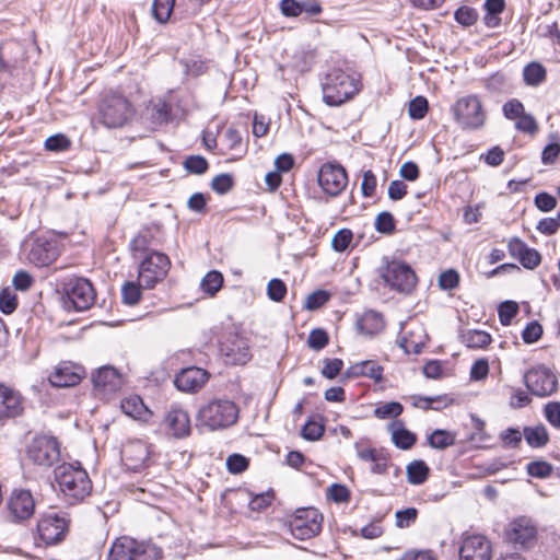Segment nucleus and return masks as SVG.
I'll use <instances>...</instances> for the list:
<instances>
[{
    "label": "nucleus",
    "mask_w": 560,
    "mask_h": 560,
    "mask_svg": "<svg viewBox=\"0 0 560 560\" xmlns=\"http://www.w3.org/2000/svg\"><path fill=\"white\" fill-rule=\"evenodd\" d=\"M160 558L161 550L159 548L127 536L117 538L107 556L108 560H159Z\"/></svg>",
    "instance_id": "39448f33"
},
{
    "label": "nucleus",
    "mask_w": 560,
    "mask_h": 560,
    "mask_svg": "<svg viewBox=\"0 0 560 560\" xmlns=\"http://www.w3.org/2000/svg\"><path fill=\"white\" fill-rule=\"evenodd\" d=\"M220 352L233 365L246 364L252 358L247 339L236 334H229L220 342Z\"/></svg>",
    "instance_id": "2eb2a0df"
},
{
    "label": "nucleus",
    "mask_w": 560,
    "mask_h": 560,
    "mask_svg": "<svg viewBox=\"0 0 560 560\" xmlns=\"http://www.w3.org/2000/svg\"><path fill=\"white\" fill-rule=\"evenodd\" d=\"M82 369L70 363H60L49 375L54 387H71L80 383Z\"/></svg>",
    "instance_id": "b1692460"
},
{
    "label": "nucleus",
    "mask_w": 560,
    "mask_h": 560,
    "mask_svg": "<svg viewBox=\"0 0 560 560\" xmlns=\"http://www.w3.org/2000/svg\"><path fill=\"white\" fill-rule=\"evenodd\" d=\"M456 435L446 430L436 429L428 438V443L432 448L444 450L455 444Z\"/></svg>",
    "instance_id": "473e14b6"
},
{
    "label": "nucleus",
    "mask_w": 560,
    "mask_h": 560,
    "mask_svg": "<svg viewBox=\"0 0 560 560\" xmlns=\"http://www.w3.org/2000/svg\"><path fill=\"white\" fill-rule=\"evenodd\" d=\"M242 149V136L238 130L230 127L221 137V153L229 151H240Z\"/></svg>",
    "instance_id": "f704fd0d"
},
{
    "label": "nucleus",
    "mask_w": 560,
    "mask_h": 560,
    "mask_svg": "<svg viewBox=\"0 0 560 560\" xmlns=\"http://www.w3.org/2000/svg\"><path fill=\"white\" fill-rule=\"evenodd\" d=\"M328 340L327 332L324 329L316 328L310 332L307 345L314 350H320L327 346Z\"/></svg>",
    "instance_id": "680f3d73"
},
{
    "label": "nucleus",
    "mask_w": 560,
    "mask_h": 560,
    "mask_svg": "<svg viewBox=\"0 0 560 560\" xmlns=\"http://www.w3.org/2000/svg\"><path fill=\"white\" fill-rule=\"evenodd\" d=\"M70 144H71L70 140L65 135H61V133L50 136L45 141V148L48 151H54V152L65 151V150L69 149Z\"/></svg>",
    "instance_id": "bf43d9fd"
},
{
    "label": "nucleus",
    "mask_w": 560,
    "mask_h": 560,
    "mask_svg": "<svg viewBox=\"0 0 560 560\" xmlns=\"http://www.w3.org/2000/svg\"><path fill=\"white\" fill-rule=\"evenodd\" d=\"M209 380V373L197 366L183 369L175 377L174 384L180 392L195 393L203 387Z\"/></svg>",
    "instance_id": "4be33fe9"
},
{
    "label": "nucleus",
    "mask_w": 560,
    "mask_h": 560,
    "mask_svg": "<svg viewBox=\"0 0 560 560\" xmlns=\"http://www.w3.org/2000/svg\"><path fill=\"white\" fill-rule=\"evenodd\" d=\"M58 256L59 248L56 241L37 237L31 244L27 259L37 267H45L54 262Z\"/></svg>",
    "instance_id": "aec40b11"
},
{
    "label": "nucleus",
    "mask_w": 560,
    "mask_h": 560,
    "mask_svg": "<svg viewBox=\"0 0 560 560\" xmlns=\"http://www.w3.org/2000/svg\"><path fill=\"white\" fill-rule=\"evenodd\" d=\"M352 237L353 234L350 230L342 229L334 235L331 246L336 252H343L348 248Z\"/></svg>",
    "instance_id": "13d9d810"
},
{
    "label": "nucleus",
    "mask_w": 560,
    "mask_h": 560,
    "mask_svg": "<svg viewBox=\"0 0 560 560\" xmlns=\"http://www.w3.org/2000/svg\"><path fill=\"white\" fill-rule=\"evenodd\" d=\"M455 20L463 26H471L478 20V13L475 9L468 7H460L455 11Z\"/></svg>",
    "instance_id": "864d4df0"
},
{
    "label": "nucleus",
    "mask_w": 560,
    "mask_h": 560,
    "mask_svg": "<svg viewBox=\"0 0 560 560\" xmlns=\"http://www.w3.org/2000/svg\"><path fill=\"white\" fill-rule=\"evenodd\" d=\"M184 167L190 174L201 175L207 172L209 164L201 155H190L184 161Z\"/></svg>",
    "instance_id": "a18cd8bd"
},
{
    "label": "nucleus",
    "mask_w": 560,
    "mask_h": 560,
    "mask_svg": "<svg viewBox=\"0 0 560 560\" xmlns=\"http://www.w3.org/2000/svg\"><path fill=\"white\" fill-rule=\"evenodd\" d=\"M450 112L455 124L464 131L480 130L487 121V112L475 94L457 98Z\"/></svg>",
    "instance_id": "f03ea898"
},
{
    "label": "nucleus",
    "mask_w": 560,
    "mask_h": 560,
    "mask_svg": "<svg viewBox=\"0 0 560 560\" xmlns=\"http://www.w3.org/2000/svg\"><path fill=\"white\" fill-rule=\"evenodd\" d=\"M524 438L527 444L534 448H540L549 442V434L544 425L526 427Z\"/></svg>",
    "instance_id": "c756f323"
},
{
    "label": "nucleus",
    "mask_w": 560,
    "mask_h": 560,
    "mask_svg": "<svg viewBox=\"0 0 560 560\" xmlns=\"http://www.w3.org/2000/svg\"><path fill=\"white\" fill-rule=\"evenodd\" d=\"M407 479L411 485H422L429 477L430 469L423 460H412L407 466Z\"/></svg>",
    "instance_id": "7c9ffc66"
},
{
    "label": "nucleus",
    "mask_w": 560,
    "mask_h": 560,
    "mask_svg": "<svg viewBox=\"0 0 560 560\" xmlns=\"http://www.w3.org/2000/svg\"><path fill=\"white\" fill-rule=\"evenodd\" d=\"M317 182L325 194L337 197L347 187L348 176L340 164L328 162L320 166Z\"/></svg>",
    "instance_id": "f8f14e48"
},
{
    "label": "nucleus",
    "mask_w": 560,
    "mask_h": 560,
    "mask_svg": "<svg viewBox=\"0 0 560 560\" xmlns=\"http://www.w3.org/2000/svg\"><path fill=\"white\" fill-rule=\"evenodd\" d=\"M24 411L22 395L3 384H0V420L20 417Z\"/></svg>",
    "instance_id": "412c9836"
},
{
    "label": "nucleus",
    "mask_w": 560,
    "mask_h": 560,
    "mask_svg": "<svg viewBox=\"0 0 560 560\" xmlns=\"http://www.w3.org/2000/svg\"><path fill=\"white\" fill-rule=\"evenodd\" d=\"M376 176L371 170H368L363 173L361 190L364 197H372L376 190Z\"/></svg>",
    "instance_id": "338daca9"
},
{
    "label": "nucleus",
    "mask_w": 560,
    "mask_h": 560,
    "mask_svg": "<svg viewBox=\"0 0 560 560\" xmlns=\"http://www.w3.org/2000/svg\"><path fill=\"white\" fill-rule=\"evenodd\" d=\"M323 515L317 509L306 508L295 512L290 521L292 536L300 540L310 539L322 530Z\"/></svg>",
    "instance_id": "9b49d317"
},
{
    "label": "nucleus",
    "mask_w": 560,
    "mask_h": 560,
    "mask_svg": "<svg viewBox=\"0 0 560 560\" xmlns=\"http://www.w3.org/2000/svg\"><path fill=\"white\" fill-rule=\"evenodd\" d=\"M515 128L524 133L534 135L538 131V124L533 115L524 113L515 122Z\"/></svg>",
    "instance_id": "6e6d98bb"
},
{
    "label": "nucleus",
    "mask_w": 560,
    "mask_h": 560,
    "mask_svg": "<svg viewBox=\"0 0 560 560\" xmlns=\"http://www.w3.org/2000/svg\"><path fill=\"white\" fill-rule=\"evenodd\" d=\"M176 0H154L152 13L156 21L165 23L168 21Z\"/></svg>",
    "instance_id": "e433bc0d"
},
{
    "label": "nucleus",
    "mask_w": 560,
    "mask_h": 560,
    "mask_svg": "<svg viewBox=\"0 0 560 560\" xmlns=\"http://www.w3.org/2000/svg\"><path fill=\"white\" fill-rule=\"evenodd\" d=\"M238 418V408L230 399H213L198 412V421L211 431L233 425Z\"/></svg>",
    "instance_id": "20e7f679"
},
{
    "label": "nucleus",
    "mask_w": 560,
    "mask_h": 560,
    "mask_svg": "<svg viewBox=\"0 0 560 560\" xmlns=\"http://www.w3.org/2000/svg\"><path fill=\"white\" fill-rule=\"evenodd\" d=\"M18 307V298L10 289L0 292V310L4 314H12Z\"/></svg>",
    "instance_id": "603ef678"
},
{
    "label": "nucleus",
    "mask_w": 560,
    "mask_h": 560,
    "mask_svg": "<svg viewBox=\"0 0 560 560\" xmlns=\"http://www.w3.org/2000/svg\"><path fill=\"white\" fill-rule=\"evenodd\" d=\"M384 369L374 360H366L350 365L347 370L348 377H369L378 383L383 380Z\"/></svg>",
    "instance_id": "a878e982"
},
{
    "label": "nucleus",
    "mask_w": 560,
    "mask_h": 560,
    "mask_svg": "<svg viewBox=\"0 0 560 560\" xmlns=\"http://www.w3.org/2000/svg\"><path fill=\"white\" fill-rule=\"evenodd\" d=\"M485 86L492 94L505 93L509 89L505 75L498 72L486 79Z\"/></svg>",
    "instance_id": "a19ab883"
},
{
    "label": "nucleus",
    "mask_w": 560,
    "mask_h": 560,
    "mask_svg": "<svg viewBox=\"0 0 560 560\" xmlns=\"http://www.w3.org/2000/svg\"><path fill=\"white\" fill-rule=\"evenodd\" d=\"M142 285L135 282H126L121 288V299L127 305H135L140 301Z\"/></svg>",
    "instance_id": "37998d69"
},
{
    "label": "nucleus",
    "mask_w": 560,
    "mask_h": 560,
    "mask_svg": "<svg viewBox=\"0 0 560 560\" xmlns=\"http://www.w3.org/2000/svg\"><path fill=\"white\" fill-rule=\"evenodd\" d=\"M324 430L322 423L310 420L303 425L301 434L307 441H317L322 438Z\"/></svg>",
    "instance_id": "5fc2aeb1"
},
{
    "label": "nucleus",
    "mask_w": 560,
    "mask_h": 560,
    "mask_svg": "<svg viewBox=\"0 0 560 560\" xmlns=\"http://www.w3.org/2000/svg\"><path fill=\"white\" fill-rule=\"evenodd\" d=\"M491 541L481 534L466 535L459 548V560H491Z\"/></svg>",
    "instance_id": "f3484780"
},
{
    "label": "nucleus",
    "mask_w": 560,
    "mask_h": 560,
    "mask_svg": "<svg viewBox=\"0 0 560 560\" xmlns=\"http://www.w3.org/2000/svg\"><path fill=\"white\" fill-rule=\"evenodd\" d=\"M541 336L542 326L536 320L528 323L522 332V338L525 343H534L538 341Z\"/></svg>",
    "instance_id": "052dcab7"
},
{
    "label": "nucleus",
    "mask_w": 560,
    "mask_h": 560,
    "mask_svg": "<svg viewBox=\"0 0 560 560\" xmlns=\"http://www.w3.org/2000/svg\"><path fill=\"white\" fill-rule=\"evenodd\" d=\"M9 510L16 520H26L34 513L35 501L27 490H15L11 494Z\"/></svg>",
    "instance_id": "5701e85b"
},
{
    "label": "nucleus",
    "mask_w": 560,
    "mask_h": 560,
    "mask_svg": "<svg viewBox=\"0 0 560 560\" xmlns=\"http://www.w3.org/2000/svg\"><path fill=\"white\" fill-rule=\"evenodd\" d=\"M503 116L510 120H517L525 112L524 105L517 98H512L504 103L502 107Z\"/></svg>",
    "instance_id": "de8ad7c7"
},
{
    "label": "nucleus",
    "mask_w": 560,
    "mask_h": 560,
    "mask_svg": "<svg viewBox=\"0 0 560 560\" xmlns=\"http://www.w3.org/2000/svg\"><path fill=\"white\" fill-rule=\"evenodd\" d=\"M171 261L160 252H151L139 266L138 281L143 288L152 289L167 275Z\"/></svg>",
    "instance_id": "1a4fd4ad"
},
{
    "label": "nucleus",
    "mask_w": 560,
    "mask_h": 560,
    "mask_svg": "<svg viewBox=\"0 0 560 560\" xmlns=\"http://www.w3.org/2000/svg\"><path fill=\"white\" fill-rule=\"evenodd\" d=\"M527 389L537 397H547L557 392L558 380L556 375L544 366L529 370L524 375Z\"/></svg>",
    "instance_id": "4468645a"
},
{
    "label": "nucleus",
    "mask_w": 560,
    "mask_h": 560,
    "mask_svg": "<svg viewBox=\"0 0 560 560\" xmlns=\"http://www.w3.org/2000/svg\"><path fill=\"white\" fill-rule=\"evenodd\" d=\"M388 430L392 433V442L400 450H409L417 442V435L407 430L401 421H393Z\"/></svg>",
    "instance_id": "bb28decb"
},
{
    "label": "nucleus",
    "mask_w": 560,
    "mask_h": 560,
    "mask_svg": "<svg viewBox=\"0 0 560 560\" xmlns=\"http://www.w3.org/2000/svg\"><path fill=\"white\" fill-rule=\"evenodd\" d=\"M234 186V178L231 174L223 173L213 177L211 188L219 195L229 192Z\"/></svg>",
    "instance_id": "49530a36"
},
{
    "label": "nucleus",
    "mask_w": 560,
    "mask_h": 560,
    "mask_svg": "<svg viewBox=\"0 0 560 560\" xmlns=\"http://www.w3.org/2000/svg\"><path fill=\"white\" fill-rule=\"evenodd\" d=\"M459 275L456 270L443 271L439 277V285L443 290H453L458 285Z\"/></svg>",
    "instance_id": "0e129e2a"
},
{
    "label": "nucleus",
    "mask_w": 560,
    "mask_h": 560,
    "mask_svg": "<svg viewBox=\"0 0 560 560\" xmlns=\"http://www.w3.org/2000/svg\"><path fill=\"white\" fill-rule=\"evenodd\" d=\"M357 327L361 334L366 336H374L383 330L384 319L381 313L375 311H366L357 320Z\"/></svg>",
    "instance_id": "cd10ccee"
},
{
    "label": "nucleus",
    "mask_w": 560,
    "mask_h": 560,
    "mask_svg": "<svg viewBox=\"0 0 560 560\" xmlns=\"http://www.w3.org/2000/svg\"><path fill=\"white\" fill-rule=\"evenodd\" d=\"M69 521L57 513L45 514L37 524L40 539L47 545L61 541L68 530Z\"/></svg>",
    "instance_id": "a211bd4d"
},
{
    "label": "nucleus",
    "mask_w": 560,
    "mask_h": 560,
    "mask_svg": "<svg viewBox=\"0 0 560 560\" xmlns=\"http://www.w3.org/2000/svg\"><path fill=\"white\" fill-rule=\"evenodd\" d=\"M328 498L337 503H346L350 500V491L343 485L334 483L328 489Z\"/></svg>",
    "instance_id": "69168bd1"
},
{
    "label": "nucleus",
    "mask_w": 560,
    "mask_h": 560,
    "mask_svg": "<svg viewBox=\"0 0 560 560\" xmlns=\"http://www.w3.org/2000/svg\"><path fill=\"white\" fill-rule=\"evenodd\" d=\"M545 417L552 427L560 429V402H548L545 406Z\"/></svg>",
    "instance_id": "774afa93"
},
{
    "label": "nucleus",
    "mask_w": 560,
    "mask_h": 560,
    "mask_svg": "<svg viewBox=\"0 0 560 560\" xmlns=\"http://www.w3.org/2000/svg\"><path fill=\"white\" fill-rule=\"evenodd\" d=\"M165 423L175 438H184L190 433V419L180 408H173L165 417Z\"/></svg>",
    "instance_id": "393cba45"
},
{
    "label": "nucleus",
    "mask_w": 560,
    "mask_h": 560,
    "mask_svg": "<svg viewBox=\"0 0 560 560\" xmlns=\"http://www.w3.org/2000/svg\"><path fill=\"white\" fill-rule=\"evenodd\" d=\"M93 389L96 396L108 399L122 386L121 374L113 366H103L92 375Z\"/></svg>",
    "instance_id": "dca6fc26"
},
{
    "label": "nucleus",
    "mask_w": 560,
    "mask_h": 560,
    "mask_svg": "<svg viewBox=\"0 0 560 560\" xmlns=\"http://www.w3.org/2000/svg\"><path fill=\"white\" fill-rule=\"evenodd\" d=\"M524 81L527 85L538 86L546 80V69L539 62H530L523 70Z\"/></svg>",
    "instance_id": "2f4dec72"
},
{
    "label": "nucleus",
    "mask_w": 560,
    "mask_h": 560,
    "mask_svg": "<svg viewBox=\"0 0 560 560\" xmlns=\"http://www.w3.org/2000/svg\"><path fill=\"white\" fill-rule=\"evenodd\" d=\"M526 470L527 474L532 477L548 478L552 474L553 467L548 462L535 460L527 464Z\"/></svg>",
    "instance_id": "c03bdc74"
},
{
    "label": "nucleus",
    "mask_w": 560,
    "mask_h": 560,
    "mask_svg": "<svg viewBox=\"0 0 560 560\" xmlns=\"http://www.w3.org/2000/svg\"><path fill=\"white\" fill-rule=\"evenodd\" d=\"M226 467L232 474H241L248 467V459L241 454H232L226 459Z\"/></svg>",
    "instance_id": "e2e57ef3"
},
{
    "label": "nucleus",
    "mask_w": 560,
    "mask_h": 560,
    "mask_svg": "<svg viewBox=\"0 0 560 560\" xmlns=\"http://www.w3.org/2000/svg\"><path fill=\"white\" fill-rule=\"evenodd\" d=\"M223 284V276L217 270L209 271L201 280L200 288L203 292L213 296Z\"/></svg>",
    "instance_id": "c9c22d12"
},
{
    "label": "nucleus",
    "mask_w": 560,
    "mask_h": 560,
    "mask_svg": "<svg viewBox=\"0 0 560 560\" xmlns=\"http://www.w3.org/2000/svg\"><path fill=\"white\" fill-rule=\"evenodd\" d=\"M28 458L37 466L49 468L60 459V445L54 436H36L27 448Z\"/></svg>",
    "instance_id": "9d476101"
},
{
    "label": "nucleus",
    "mask_w": 560,
    "mask_h": 560,
    "mask_svg": "<svg viewBox=\"0 0 560 560\" xmlns=\"http://www.w3.org/2000/svg\"><path fill=\"white\" fill-rule=\"evenodd\" d=\"M324 102L338 106L351 98L358 91V81L341 69H332L322 83Z\"/></svg>",
    "instance_id": "7ed1b4c3"
},
{
    "label": "nucleus",
    "mask_w": 560,
    "mask_h": 560,
    "mask_svg": "<svg viewBox=\"0 0 560 560\" xmlns=\"http://www.w3.org/2000/svg\"><path fill=\"white\" fill-rule=\"evenodd\" d=\"M551 142L548 143L541 153V162L545 165L552 164L560 154V139L557 133L550 136Z\"/></svg>",
    "instance_id": "58836bf2"
},
{
    "label": "nucleus",
    "mask_w": 560,
    "mask_h": 560,
    "mask_svg": "<svg viewBox=\"0 0 560 560\" xmlns=\"http://www.w3.org/2000/svg\"><path fill=\"white\" fill-rule=\"evenodd\" d=\"M55 479L69 504L81 502L92 490L88 472L71 464L59 465L55 469Z\"/></svg>",
    "instance_id": "f257e3e1"
},
{
    "label": "nucleus",
    "mask_w": 560,
    "mask_h": 560,
    "mask_svg": "<svg viewBox=\"0 0 560 560\" xmlns=\"http://www.w3.org/2000/svg\"><path fill=\"white\" fill-rule=\"evenodd\" d=\"M380 276L390 289L400 293H410L417 284L412 268L400 260H386L380 268Z\"/></svg>",
    "instance_id": "6e6552de"
},
{
    "label": "nucleus",
    "mask_w": 560,
    "mask_h": 560,
    "mask_svg": "<svg viewBox=\"0 0 560 560\" xmlns=\"http://www.w3.org/2000/svg\"><path fill=\"white\" fill-rule=\"evenodd\" d=\"M121 459L128 470L141 471L149 465V446L140 440L129 441L121 450Z\"/></svg>",
    "instance_id": "6ab92c4d"
},
{
    "label": "nucleus",
    "mask_w": 560,
    "mask_h": 560,
    "mask_svg": "<svg viewBox=\"0 0 560 560\" xmlns=\"http://www.w3.org/2000/svg\"><path fill=\"white\" fill-rule=\"evenodd\" d=\"M428 101L423 96H417L410 101L408 113L412 119H422L428 113Z\"/></svg>",
    "instance_id": "09e8293b"
},
{
    "label": "nucleus",
    "mask_w": 560,
    "mask_h": 560,
    "mask_svg": "<svg viewBox=\"0 0 560 560\" xmlns=\"http://www.w3.org/2000/svg\"><path fill=\"white\" fill-rule=\"evenodd\" d=\"M460 341L468 348L482 349L491 342V336L485 330L466 329L460 332Z\"/></svg>",
    "instance_id": "c85d7f7f"
},
{
    "label": "nucleus",
    "mask_w": 560,
    "mask_h": 560,
    "mask_svg": "<svg viewBox=\"0 0 560 560\" xmlns=\"http://www.w3.org/2000/svg\"><path fill=\"white\" fill-rule=\"evenodd\" d=\"M330 299V293L326 290H316L307 295L305 307L314 311L322 307Z\"/></svg>",
    "instance_id": "8fccbe9b"
},
{
    "label": "nucleus",
    "mask_w": 560,
    "mask_h": 560,
    "mask_svg": "<svg viewBox=\"0 0 560 560\" xmlns=\"http://www.w3.org/2000/svg\"><path fill=\"white\" fill-rule=\"evenodd\" d=\"M505 538L515 549H529L536 542L537 528L532 520L518 517L510 523L505 532Z\"/></svg>",
    "instance_id": "ddd939ff"
},
{
    "label": "nucleus",
    "mask_w": 560,
    "mask_h": 560,
    "mask_svg": "<svg viewBox=\"0 0 560 560\" xmlns=\"http://www.w3.org/2000/svg\"><path fill=\"white\" fill-rule=\"evenodd\" d=\"M92 283L85 278H73L63 283V306L68 311L82 312L89 310L95 301Z\"/></svg>",
    "instance_id": "0eeeda50"
},
{
    "label": "nucleus",
    "mask_w": 560,
    "mask_h": 560,
    "mask_svg": "<svg viewBox=\"0 0 560 560\" xmlns=\"http://www.w3.org/2000/svg\"><path fill=\"white\" fill-rule=\"evenodd\" d=\"M404 411V407L398 401L383 404L375 408L374 416L378 419L397 418Z\"/></svg>",
    "instance_id": "4c0bfd02"
},
{
    "label": "nucleus",
    "mask_w": 560,
    "mask_h": 560,
    "mask_svg": "<svg viewBox=\"0 0 560 560\" xmlns=\"http://www.w3.org/2000/svg\"><path fill=\"white\" fill-rule=\"evenodd\" d=\"M375 229L380 233L392 234L395 231V220L392 213L381 212L375 219Z\"/></svg>",
    "instance_id": "3c124183"
},
{
    "label": "nucleus",
    "mask_w": 560,
    "mask_h": 560,
    "mask_svg": "<svg viewBox=\"0 0 560 560\" xmlns=\"http://www.w3.org/2000/svg\"><path fill=\"white\" fill-rule=\"evenodd\" d=\"M418 513L419 512L416 508H407L396 511L395 525L401 529L410 527L417 521Z\"/></svg>",
    "instance_id": "79ce46f5"
},
{
    "label": "nucleus",
    "mask_w": 560,
    "mask_h": 560,
    "mask_svg": "<svg viewBox=\"0 0 560 560\" xmlns=\"http://www.w3.org/2000/svg\"><path fill=\"white\" fill-rule=\"evenodd\" d=\"M267 293L270 300L280 302L287 294V285L280 279H271L267 285Z\"/></svg>",
    "instance_id": "4d7b16f0"
},
{
    "label": "nucleus",
    "mask_w": 560,
    "mask_h": 560,
    "mask_svg": "<svg viewBox=\"0 0 560 560\" xmlns=\"http://www.w3.org/2000/svg\"><path fill=\"white\" fill-rule=\"evenodd\" d=\"M120 408L124 413L135 419L140 418L147 411L141 397L138 395L124 398L121 400Z\"/></svg>",
    "instance_id": "72a5a7b5"
},
{
    "label": "nucleus",
    "mask_w": 560,
    "mask_h": 560,
    "mask_svg": "<svg viewBox=\"0 0 560 560\" xmlns=\"http://www.w3.org/2000/svg\"><path fill=\"white\" fill-rule=\"evenodd\" d=\"M98 114L107 128L122 127L133 114L130 102L121 94H106L100 105Z\"/></svg>",
    "instance_id": "423d86ee"
},
{
    "label": "nucleus",
    "mask_w": 560,
    "mask_h": 560,
    "mask_svg": "<svg viewBox=\"0 0 560 560\" xmlns=\"http://www.w3.org/2000/svg\"><path fill=\"white\" fill-rule=\"evenodd\" d=\"M518 313V304L514 301H504L498 308L499 319L503 326H509Z\"/></svg>",
    "instance_id": "ea45409f"
}]
</instances>
